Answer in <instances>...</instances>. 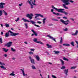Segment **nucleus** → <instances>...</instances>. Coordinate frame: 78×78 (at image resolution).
<instances>
[{"instance_id": "nucleus-14", "label": "nucleus", "mask_w": 78, "mask_h": 78, "mask_svg": "<svg viewBox=\"0 0 78 78\" xmlns=\"http://www.w3.org/2000/svg\"><path fill=\"white\" fill-rule=\"evenodd\" d=\"M30 2H31L33 5H34L35 6H36V4H35V2H36V0H34V2L32 1V0H30Z\"/></svg>"}, {"instance_id": "nucleus-40", "label": "nucleus", "mask_w": 78, "mask_h": 78, "mask_svg": "<svg viewBox=\"0 0 78 78\" xmlns=\"http://www.w3.org/2000/svg\"><path fill=\"white\" fill-rule=\"evenodd\" d=\"M29 53L30 55H34V53L32 51H30L29 52Z\"/></svg>"}, {"instance_id": "nucleus-27", "label": "nucleus", "mask_w": 78, "mask_h": 78, "mask_svg": "<svg viewBox=\"0 0 78 78\" xmlns=\"http://www.w3.org/2000/svg\"><path fill=\"white\" fill-rule=\"evenodd\" d=\"M47 19L46 18H44L43 20V22L44 24H45V20Z\"/></svg>"}, {"instance_id": "nucleus-42", "label": "nucleus", "mask_w": 78, "mask_h": 78, "mask_svg": "<svg viewBox=\"0 0 78 78\" xmlns=\"http://www.w3.org/2000/svg\"><path fill=\"white\" fill-rule=\"evenodd\" d=\"M63 13H64L65 15H67L68 14V13L66 12L65 11H63Z\"/></svg>"}, {"instance_id": "nucleus-41", "label": "nucleus", "mask_w": 78, "mask_h": 78, "mask_svg": "<svg viewBox=\"0 0 78 78\" xmlns=\"http://www.w3.org/2000/svg\"><path fill=\"white\" fill-rule=\"evenodd\" d=\"M20 20V18L19 17H18L16 20H15L16 22H18L19 20Z\"/></svg>"}, {"instance_id": "nucleus-64", "label": "nucleus", "mask_w": 78, "mask_h": 78, "mask_svg": "<svg viewBox=\"0 0 78 78\" xmlns=\"http://www.w3.org/2000/svg\"><path fill=\"white\" fill-rule=\"evenodd\" d=\"M53 25L52 24H49L50 26H53Z\"/></svg>"}, {"instance_id": "nucleus-53", "label": "nucleus", "mask_w": 78, "mask_h": 78, "mask_svg": "<svg viewBox=\"0 0 78 78\" xmlns=\"http://www.w3.org/2000/svg\"><path fill=\"white\" fill-rule=\"evenodd\" d=\"M63 19H67V17L66 16H63Z\"/></svg>"}, {"instance_id": "nucleus-38", "label": "nucleus", "mask_w": 78, "mask_h": 78, "mask_svg": "<svg viewBox=\"0 0 78 78\" xmlns=\"http://www.w3.org/2000/svg\"><path fill=\"white\" fill-rule=\"evenodd\" d=\"M32 69H36V67H35V66H34V65H33L32 66Z\"/></svg>"}, {"instance_id": "nucleus-25", "label": "nucleus", "mask_w": 78, "mask_h": 78, "mask_svg": "<svg viewBox=\"0 0 78 78\" xmlns=\"http://www.w3.org/2000/svg\"><path fill=\"white\" fill-rule=\"evenodd\" d=\"M60 61L61 62L62 65H64V61L62 60L61 59L60 60Z\"/></svg>"}, {"instance_id": "nucleus-12", "label": "nucleus", "mask_w": 78, "mask_h": 78, "mask_svg": "<svg viewBox=\"0 0 78 78\" xmlns=\"http://www.w3.org/2000/svg\"><path fill=\"white\" fill-rule=\"evenodd\" d=\"M26 17H28V18H29L30 20H31V19H32V16H30V15L29 14L26 15Z\"/></svg>"}, {"instance_id": "nucleus-50", "label": "nucleus", "mask_w": 78, "mask_h": 78, "mask_svg": "<svg viewBox=\"0 0 78 78\" xmlns=\"http://www.w3.org/2000/svg\"><path fill=\"white\" fill-rule=\"evenodd\" d=\"M51 76H52V78H56V76H54V75H52Z\"/></svg>"}, {"instance_id": "nucleus-61", "label": "nucleus", "mask_w": 78, "mask_h": 78, "mask_svg": "<svg viewBox=\"0 0 78 78\" xmlns=\"http://www.w3.org/2000/svg\"><path fill=\"white\" fill-rule=\"evenodd\" d=\"M37 20H40V18H37Z\"/></svg>"}, {"instance_id": "nucleus-48", "label": "nucleus", "mask_w": 78, "mask_h": 78, "mask_svg": "<svg viewBox=\"0 0 78 78\" xmlns=\"http://www.w3.org/2000/svg\"><path fill=\"white\" fill-rule=\"evenodd\" d=\"M10 75L11 76H14V75H15V74H13V73H11Z\"/></svg>"}, {"instance_id": "nucleus-23", "label": "nucleus", "mask_w": 78, "mask_h": 78, "mask_svg": "<svg viewBox=\"0 0 78 78\" xmlns=\"http://www.w3.org/2000/svg\"><path fill=\"white\" fill-rule=\"evenodd\" d=\"M37 39L36 38H34L33 40L34 42H36V43H37Z\"/></svg>"}, {"instance_id": "nucleus-47", "label": "nucleus", "mask_w": 78, "mask_h": 78, "mask_svg": "<svg viewBox=\"0 0 78 78\" xmlns=\"http://www.w3.org/2000/svg\"><path fill=\"white\" fill-rule=\"evenodd\" d=\"M34 26H35V27H38V28H40V26L38 25H37L36 24H34Z\"/></svg>"}, {"instance_id": "nucleus-10", "label": "nucleus", "mask_w": 78, "mask_h": 78, "mask_svg": "<svg viewBox=\"0 0 78 78\" xmlns=\"http://www.w3.org/2000/svg\"><path fill=\"white\" fill-rule=\"evenodd\" d=\"M47 36V37H49L50 39H51L52 40H53V41L55 42H56V41L55 40V38H54L53 37H52L50 35H48Z\"/></svg>"}, {"instance_id": "nucleus-20", "label": "nucleus", "mask_w": 78, "mask_h": 78, "mask_svg": "<svg viewBox=\"0 0 78 78\" xmlns=\"http://www.w3.org/2000/svg\"><path fill=\"white\" fill-rule=\"evenodd\" d=\"M2 49H3V50L6 53L8 52V50H9V49H6V48H3Z\"/></svg>"}, {"instance_id": "nucleus-29", "label": "nucleus", "mask_w": 78, "mask_h": 78, "mask_svg": "<svg viewBox=\"0 0 78 78\" xmlns=\"http://www.w3.org/2000/svg\"><path fill=\"white\" fill-rule=\"evenodd\" d=\"M62 37H61L60 38V44H62Z\"/></svg>"}, {"instance_id": "nucleus-30", "label": "nucleus", "mask_w": 78, "mask_h": 78, "mask_svg": "<svg viewBox=\"0 0 78 78\" xmlns=\"http://www.w3.org/2000/svg\"><path fill=\"white\" fill-rule=\"evenodd\" d=\"M53 13L54 14H55V15H57V16H59V13H56L55 12H53Z\"/></svg>"}, {"instance_id": "nucleus-16", "label": "nucleus", "mask_w": 78, "mask_h": 78, "mask_svg": "<svg viewBox=\"0 0 78 78\" xmlns=\"http://www.w3.org/2000/svg\"><path fill=\"white\" fill-rule=\"evenodd\" d=\"M28 3L29 4H30V5H31V9L33 8V7H34V6H33V5L31 4V3L30 1H28Z\"/></svg>"}, {"instance_id": "nucleus-44", "label": "nucleus", "mask_w": 78, "mask_h": 78, "mask_svg": "<svg viewBox=\"0 0 78 78\" xmlns=\"http://www.w3.org/2000/svg\"><path fill=\"white\" fill-rule=\"evenodd\" d=\"M68 30V29L67 28H66L65 29H63V31H67Z\"/></svg>"}, {"instance_id": "nucleus-22", "label": "nucleus", "mask_w": 78, "mask_h": 78, "mask_svg": "<svg viewBox=\"0 0 78 78\" xmlns=\"http://www.w3.org/2000/svg\"><path fill=\"white\" fill-rule=\"evenodd\" d=\"M37 44H41V45H44V43H42V42L41 41H38L37 42Z\"/></svg>"}, {"instance_id": "nucleus-24", "label": "nucleus", "mask_w": 78, "mask_h": 78, "mask_svg": "<svg viewBox=\"0 0 78 78\" xmlns=\"http://www.w3.org/2000/svg\"><path fill=\"white\" fill-rule=\"evenodd\" d=\"M0 67L1 69H6L3 66H1Z\"/></svg>"}, {"instance_id": "nucleus-39", "label": "nucleus", "mask_w": 78, "mask_h": 78, "mask_svg": "<svg viewBox=\"0 0 78 78\" xmlns=\"http://www.w3.org/2000/svg\"><path fill=\"white\" fill-rule=\"evenodd\" d=\"M11 50L12 51H16V49H14V48H11Z\"/></svg>"}, {"instance_id": "nucleus-18", "label": "nucleus", "mask_w": 78, "mask_h": 78, "mask_svg": "<svg viewBox=\"0 0 78 78\" xmlns=\"http://www.w3.org/2000/svg\"><path fill=\"white\" fill-rule=\"evenodd\" d=\"M53 52L55 53V54H56V55H58L60 53L59 51H53Z\"/></svg>"}, {"instance_id": "nucleus-32", "label": "nucleus", "mask_w": 78, "mask_h": 78, "mask_svg": "<svg viewBox=\"0 0 78 78\" xmlns=\"http://www.w3.org/2000/svg\"><path fill=\"white\" fill-rule=\"evenodd\" d=\"M24 25L26 27V29H27V28H28V24H27V23H24Z\"/></svg>"}, {"instance_id": "nucleus-56", "label": "nucleus", "mask_w": 78, "mask_h": 78, "mask_svg": "<svg viewBox=\"0 0 78 78\" xmlns=\"http://www.w3.org/2000/svg\"><path fill=\"white\" fill-rule=\"evenodd\" d=\"M30 16L32 17L33 16V15L32 13H30Z\"/></svg>"}, {"instance_id": "nucleus-1", "label": "nucleus", "mask_w": 78, "mask_h": 78, "mask_svg": "<svg viewBox=\"0 0 78 78\" xmlns=\"http://www.w3.org/2000/svg\"><path fill=\"white\" fill-rule=\"evenodd\" d=\"M9 33L11 34L10 35V36H17L19 34V33H14V32L11 31L9 30V32L6 33L5 34V37H8L9 36Z\"/></svg>"}, {"instance_id": "nucleus-35", "label": "nucleus", "mask_w": 78, "mask_h": 78, "mask_svg": "<svg viewBox=\"0 0 78 78\" xmlns=\"http://www.w3.org/2000/svg\"><path fill=\"white\" fill-rule=\"evenodd\" d=\"M52 20L53 21H58V20L55 18L52 19Z\"/></svg>"}, {"instance_id": "nucleus-19", "label": "nucleus", "mask_w": 78, "mask_h": 78, "mask_svg": "<svg viewBox=\"0 0 78 78\" xmlns=\"http://www.w3.org/2000/svg\"><path fill=\"white\" fill-rule=\"evenodd\" d=\"M46 45L48 47V48H51L52 47L51 46V45H49L48 44H46Z\"/></svg>"}, {"instance_id": "nucleus-55", "label": "nucleus", "mask_w": 78, "mask_h": 78, "mask_svg": "<svg viewBox=\"0 0 78 78\" xmlns=\"http://www.w3.org/2000/svg\"><path fill=\"white\" fill-rule=\"evenodd\" d=\"M70 20H72L73 21H74V19H73V18H70Z\"/></svg>"}, {"instance_id": "nucleus-13", "label": "nucleus", "mask_w": 78, "mask_h": 78, "mask_svg": "<svg viewBox=\"0 0 78 78\" xmlns=\"http://www.w3.org/2000/svg\"><path fill=\"white\" fill-rule=\"evenodd\" d=\"M64 72L66 76H67V73L69 72V69H65Z\"/></svg>"}, {"instance_id": "nucleus-31", "label": "nucleus", "mask_w": 78, "mask_h": 78, "mask_svg": "<svg viewBox=\"0 0 78 78\" xmlns=\"http://www.w3.org/2000/svg\"><path fill=\"white\" fill-rule=\"evenodd\" d=\"M3 11L4 13L5 16H7V15H8V13H6V12L4 10H3Z\"/></svg>"}, {"instance_id": "nucleus-51", "label": "nucleus", "mask_w": 78, "mask_h": 78, "mask_svg": "<svg viewBox=\"0 0 78 78\" xmlns=\"http://www.w3.org/2000/svg\"><path fill=\"white\" fill-rule=\"evenodd\" d=\"M37 23H39V24H41L42 23V22L39 21H38L37 22Z\"/></svg>"}, {"instance_id": "nucleus-2", "label": "nucleus", "mask_w": 78, "mask_h": 78, "mask_svg": "<svg viewBox=\"0 0 78 78\" xmlns=\"http://www.w3.org/2000/svg\"><path fill=\"white\" fill-rule=\"evenodd\" d=\"M62 2H63V3L65 4H63V6L64 7L65 9H68V7H66V5H70V3L69 2L70 0H61Z\"/></svg>"}, {"instance_id": "nucleus-46", "label": "nucleus", "mask_w": 78, "mask_h": 78, "mask_svg": "<svg viewBox=\"0 0 78 78\" xmlns=\"http://www.w3.org/2000/svg\"><path fill=\"white\" fill-rule=\"evenodd\" d=\"M76 68V67L75 66H73L70 68V69H75Z\"/></svg>"}, {"instance_id": "nucleus-63", "label": "nucleus", "mask_w": 78, "mask_h": 78, "mask_svg": "<svg viewBox=\"0 0 78 78\" xmlns=\"http://www.w3.org/2000/svg\"><path fill=\"white\" fill-rule=\"evenodd\" d=\"M59 16H62V14H61L59 13Z\"/></svg>"}, {"instance_id": "nucleus-15", "label": "nucleus", "mask_w": 78, "mask_h": 78, "mask_svg": "<svg viewBox=\"0 0 78 78\" xmlns=\"http://www.w3.org/2000/svg\"><path fill=\"white\" fill-rule=\"evenodd\" d=\"M78 30H76V32L74 34H72V35L73 36H76L78 34Z\"/></svg>"}, {"instance_id": "nucleus-6", "label": "nucleus", "mask_w": 78, "mask_h": 78, "mask_svg": "<svg viewBox=\"0 0 78 78\" xmlns=\"http://www.w3.org/2000/svg\"><path fill=\"white\" fill-rule=\"evenodd\" d=\"M12 42L11 41H9L8 43L6 44L5 45V46H7L8 47H10L12 45Z\"/></svg>"}, {"instance_id": "nucleus-17", "label": "nucleus", "mask_w": 78, "mask_h": 78, "mask_svg": "<svg viewBox=\"0 0 78 78\" xmlns=\"http://www.w3.org/2000/svg\"><path fill=\"white\" fill-rule=\"evenodd\" d=\"M35 56H36V59L37 61H39L40 60V58L39 57V55H35Z\"/></svg>"}, {"instance_id": "nucleus-43", "label": "nucleus", "mask_w": 78, "mask_h": 78, "mask_svg": "<svg viewBox=\"0 0 78 78\" xmlns=\"http://www.w3.org/2000/svg\"><path fill=\"white\" fill-rule=\"evenodd\" d=\"M35 16H36L35 17V19H36L37 17H39V16L38 15V14H35Z\"/></svg>"}, {"instance_id": "nucleus-26", "label": "nucleus", "mask_w": 78, "mask_h": 78, "mask_svg": "<svg viewBox=\"0 0 78 78\" xmlns=\"http://www.w3.org/2000/svg\"><path fill=\"white\" fill-rule=\"evenodd\" d=\"M70 44L72 46H73V47H74L75 46V44H74V42L72 41L70 43Z\"/></svg>"}, {"instance_id": "nucleus-54", "label": "nucleus", "mask_w": 78, "mask_h": 78, "mask_svg": "<svg viewBox=\"0 0 78 78\" xmlns=\"http://www.w3.org/2000/svg\"><path fill=\"white\" fill-rule=\"evenodd\" d=\"M30 50L32 51H34V49H31Z\"/></svg>"}, {"instance_id": "nucleus-7", "label": "nucleus", "mask_w": 78, "mask_h": 78, "mask_svg": "<svg viewBox=\"0 0 78 78\" xmlns=\"http://www.w3.org/2000/svg\"><path fill=\"white\" fill-rule=\"evenodd\" d=\"M5 5V3L3 2H1L0 3V9H3L4 8L3 5Z\"/></svg>"}, {"instance_id": "nucleus-52", "label": "nucleus", "mask_w": 78, "mask_h": 78, "mask_svg": "<svg viewBox=\"0 0 78 78\" xmlns=\"http://www.w3.org/2000/svg\"><path fill=\"white\" fill-rule=\"evenodd\" d=\"M23 5V3H21V4H19V6H22V5Z\"/></svg>"}, {"instance_id": "nucleus-11", "label": "nucleus", "mask_w": 78, "mask_h": 78, "mask_svg": "<svg viewBox=\"0 0 78 78\" xmlns=\"http://www.w3.org/2000/svg\"><path fill=\"white\" fill-rule=\"evenodd\" d=\"M20 70H21L22 72L23 76H27V75H28L27 74H25V72H24V70H23L21 69Z\"/></svg>"}, {"instance_id": "nucleus-58", "label": "nucleus", "mask_w": 78, "mask_h": 78, "mask_svg": "<svg viewBox=\"0 0 78 78\" xmlns=\"http://www.w3.org/2000/svg\"><path fill=\"white\" fill-rule=\"evenodd\" d=\"M54 11V10H53V9H51V12H53Z\"/></svg>"}, {"instance_id": "nucleus-45", "label": "nucleus", "mask_w": 78, "mask_h": 78, "mask_svg": "<svg viewBox=\"0 0 78 78\" xmlns=\"http://www.w3.org/2000/svg\"><path fill=\"white\" fill-rule=\"evenodd\" d=\"M0 65H3L4 66H5V64L3 63L0 62Z\"/></svg>"}, {"instance_id": "nucleus-8", "label": "nucleus", "mask_w": 78, "mask_h": 78, "mask_svg": "<svg viewBox=\"0 0 78 78\" xmlns=\"http://www.w3.org/2000/svg\"><path fill=\"white\" fill-rule=\"evenodd\" d=\"M31 31L34 34H31V36H33V35H35L36 36H37V33L35 31H34L33 30H31Z\"/></svg>"}, {"instance_id": "nucleus-60", "label": "nucleus", "mask_w": 78, "mask_h": 78, "mask_svg": "<svg viewBox=\"0 0 78 78\" xmlns=\"http://www.w3.org/2000/svg\"><path fill=\"white\" fill-rule=\"evenodd\" d=\"M3 32H2L1 33V35H3Z\"/></svg>"}, {"instance_id": "nucleus-49", "label": "nucleus", "mask_w": 78, "mask_h": 78, "mask_svg": "<svg viewBox=\"0 0 78 78\" xmlns=\"http://www.w3.org/2000/svg\"><path fill=\"white\" fill-rule=\"evenodd\" d=\"M0 42L1 43H2V38L1 37L0 38Z\"/></svg>"}, {"instance_id": "nucleus-21", "label": "nucleus", "mask_w": 78, "mask_h": 78, "mask_svg": "<svg viewBox=\"0 0 78 78\" xmlns=\"http://www.w3.org/2000/svg\"><path fill=\"white\" fill-rule=\"evenodd\" d=\"M63 45L64 46H67V47H69L70 46V44H63Z\"/></svg>"}, {"instance_id": "nucleus-57", "label": "nucleus", "mask_w": 78, "mask_h": 78, "mask_svg": "<svg viewBox=\"0 0 78 78\" xmlns=\"http://www.w3.org/2000/svg\"><path fill=\"white\" fill-rule=\"evenodd\" d=\"M70 2H71V3H73V1L71 0L70 1Z\"/></svg>"}, {"instance_id": "nucleus-36", "label": "nucleus", "mask_w": 78, "mask_h": 78, "mask_svg": "<svg viewBox=\"0 0 78 78\" xmlns=\"http://www.w3.org/2000/svg\"><path fill=\"white\" fill-rule=\"evenodd\" d=\"M5 27H9V24H5Z\"/></svg>"}, {"instance_id": "nucleus-34", "label": "nucleus", "mask_w": 78, "mask_h": 78, "mask_svg": "<svg viewBox=\"0 0 78 78\" xmlns=\"http://www.w3.org/2000/svg\"><path fill=\"white\" fill-rule=\"evenodd\" d=\"M65 68L66 67L65 66H62V67H61V69H62V70L65 69Z\"/></svg>"}, {"instance_id": "nucleus-37", "label": "nucleus", "mask_w": 78, "mask_h": 78, "mask_svg": "<svg viewBox=\"0 0 78 78\" xmlns=\"http://www.w3.org/2000/svg\"><path fill=\"white\" fill-rule=\"evenodd\" d=\"M38 16H40L41 17H44V16L40 14H38Z\"/></svg>"}, {"instance_id": "nucleus-3", "label": "nucleus", "mask_w": 78, "mask_h": 78, "mask_svg": "<svg viewBox=\"0 0 78 78\" xmlns=\"http://www.w3.org/2000/svg\"><path fill=\"white\" fill-rule=\"evenodd\" d=\"M52 7L54 9H55L56 11H58V12H61L62 13H63L64 11V9H58L56 8H55L53 5H52Z\"/></svg>"}, {"instance_id": "nucleus-4", "label": "nucleus", "mask_w": 78, "mask_h": 78, "mask_svg": "<svg viewBox=\"0 0 78 78\" xmlns=\"http://www.w3.org/2000/svg\"><path fill=\"white\" fill-rule=\"evenodd\" d=\"M22 19L23 20V21L24 22H30V23H31L33 25L36 23V22L33 20H30V21H29L27 20H26L24 18H22Z\"/></svg>"}, {"instance_id": "nucleus-28", "label": "nucleus", "mask_w": 78, "mask_h": 78, "mask_svg": "<svg viewBox=\"0 0 78 78\" xmlns=\"http://www.w3.org/2000/svg\"><path fill=\"white\" fill-rule=\"evenodd\" d=\"M2 15H3V11L0 10V16H1Z\"/></svg>"}, {"instance_id": "nucleus-9", "label": "nucleus", "mask_w": 78, "mask_h": 78, "mask_svg": "<svg viewBox=\"0 0 78 78\" xmlns=\"http://www.w3.org/2000/svg\"><path fill=\"white\" fill-rule=\"evenodd\" d=\"M29 58L30 59V62L32 64H35V62H34V59L31 58V57L30 56L29 57Z\"/></svg>"}, {"instance_id": "nucleus-5", "label": "nucleus", "mask_w": 78, "mask_h": 78, "mask_svg": "<svg viewBox=\"0 0 78 78\" xmlns=\"http://www.w3.org/2000/svg\"><path fill=\"white\" fill-rule=\"evenodd\" d=\"M60 22H62V23H63L64 24V25H68L69 24V23H66L67 22H69V20H67L66 21H64L63 20L61 19L60 20Z\"/></svg>"}, {"instance_id": "nucleus-62", "label": "nucleus", "mask_w": 78, "mask_h": 78, "mask_svg": "<svg viewBox=\"0 0 78 78\" xmlns=\"http://www.w3.org/2000/svg\"><path fill=\"white\" fill-rule=\"evenodd\" d=\"M76 44H78V41H75Z\"/></svg>"}, {"instance_id": "nucleus-33", "label": "nucleus", "mask_w": 78, "mask_h": 78, "mask_svg": "<svg viewBox=\"0 0 78 78\" xmlns=\"http://www.w3.org/2000/svg\"><path fill=\"white\" fill-rule=\"evenodd\" d=\"M63 60H65V61H69V59L66 58L65 57H63Z\"/></svg>"}, {"instance_id": "nucleus-59", "label": "nucleus", "mask_w": 78, "mask_h": 78, "mask_svg": "<svg viewBox=\"0 0 78 78\" xmlns=\"http://www.w3.org/2000/svg\"><path fill=\"white\" fill-rule=\"evenodd\" d=\"M4 56L5 57H7V54H5L4 55Z\"/></svg>"}]
</instances>
